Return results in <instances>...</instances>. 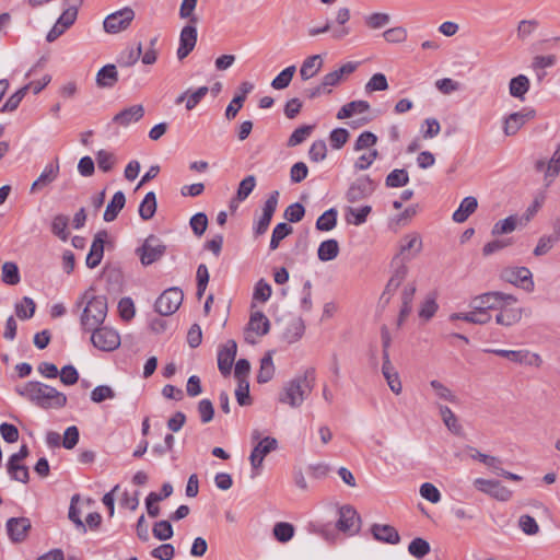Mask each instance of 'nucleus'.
I'll return each instance as SVG.
<instances>
[{
	"label": "nucleus",
	"mask_w": 560,
	"mask_h": 560,
	"mask_svg": "<svg viewBox=\"0 0 560 560\" xmlns=\"http://www.w3.org/2000/svg\"><path fill=\"white\" fill-rule=\"evenodd\" d=\"M254 89V85L250 82H242L237 89V94L232 98L230 104L225 109V117L228 120H231L236 117L240 109L243 107V104L247 97V94Z\"/></svg>",
	"instance_id": "27"
},
{
	"label": "nucleus",
	"mask_w": 560,
	"mask_h": 560,
	"mask_svg": "<svg viewBox=\"0 0 560 560\" xmlns=\"http://www.w3.org/2000/svg\"><path fill=\"white\" fill-rule=\"evenodd\" d=\"M271 293H272L271 285L264 279H260L255 284L254 292H253V300L265 303L270 299Z\"/></svg>",
	"instance_id": "58"
},
{
	"label": "nucleus",
	"mask_w": 560,
	"mask_h": 560,
	"mask_svg": "<svg viewBox=\"0 0 560 560\" xmlns=\"http://www.w3.org/2000/svg\"><path fill=\"white\" fill-rule=\"evenodd\" d=\"M474 486L480 492L499 501H509L512 498V491L498 480L477 478L474 480Z\"/></svg>",
	"instance_id": "14"
},
{
	"label": "nucleus",
	"mask_w": 560,
	"mask_h": 560,
	"mask_svg": "<svg viewBox=\"0 0 560 560\" xmlns=\"http://www.w3.org/2000/svg\"><path fill=\"white\" fill-rule=\"evenodd\" d=\"M275 373L273 362L270 355H266L260 361V368L257 374L258 383L269 382Z\"/></svg>",
	"instance_id": "54"
},
{
	"label": "nucleus",
	"mask_w": 560,
	"mask_h": 560,
	"mask_svg": "<svg viewBox=\"0 0 560 560\" xmlns=\"http://www.w3.org/2000/svg\"><path fill=\"white\" fill-rule=\"evenodd\" d=\"M5 527L12 542H22L31 529V521L27 517H11L7 521Z\"/></svg>",
	"instance_id": "19"
},
{
	"label": "nucleus",
	"mask_w": 560,
	"mask_h": 560,
	"mask_svg": "<svg viewBox=\"0 0 560 560\" xmlns=\"http://www.w3.org/2000/svg\"><path fill=\"white\" fill-rule=\"evenodd\" d=\"M96 85L102 89H110L118 82L116 66L108 63L102 67L96 73Z\"/></svg>",
	"instance_id": "30"
},
{
	"label": "nucleus",
	"mask_w": 560,
	"mask_h": 560,
	"mask_svg": "<svg viewBox=\"0 0 560 560\" xmlns=\"http://www.w3.org/2000/svg\"><path fill=\"white\" fill-rule=\"evenodd\" d=\"M183 299L184 294L179 288H168L155 301V310L163 316L172 315L178 310Z\"/></svg>",
	"instance_id": "11"
},
{
	"label": "nucleus",
	"mask_w": 560,
	"mask_h": 560,
	"mask_svg": "<svg viewBox=\"0 0 560 560\" xmlns=\"http://www.w3.org/2000/svg\"><path fill=\"white\" fill-rule=\"evenodd\" d=\"M295 71V66L287 67L271 81V86L275 90H283L288 88L293 79Z\"/></svg>",
	"instance_id": "45"
},
{
	"label": "nucleus",
	"mask_w": 560,
	"mask_h": 560,
	"mask_svg": "<svg viewBox=\"0 0 560 560\" xmlns=\"http://www.w3.org/2000/svg\"><path fill=\"white\" fill-rule=\"evenodd\" d=\"M408 551L415 558L421 559L430 552V545L422 538H415L409 544Z\"/></svg>",
	"instance_id": "57"
},
{
	"label": "nucleus",
	"mask_w": 560,
	"mask_h": 560,
	"mask_svg": "<svg viewBox=\"0 0 560 560\" xmlns=\"http://www.w3.org/2000/svg\"><path fill=\"white\" fill-rule=\"evenodd\" d=\"M304 329V323L301 318L293 319L285 329V340L289 343L296 342L303 336Z\"/></svg>",
	"instance_id": "46"
},
{
	"label": "nucleus",
	"mask_w": 560,
	"mask_h": 560,
	"mask_svg": "<svg viewBox=\"0 0 560 560\" xmlns=\"http://www.w3.org/2000/svg\"><path fill=\"white\" fill-rule=\"evenodd\" d=\"M166 253V245L155 235L148 236L137 254L143 266L152 265L160 260Z\"/></svg>",
	"instance_id": "8"
},
{
	"label": "nucleus",
	"mask_w": 560,
	"mask_h": 560,
	"mask_svg": "<svg viewBox=\"0 0 560 560\" xmlns=\"http://www.w3.org/2000/svg\"><path fill=\"white\" fill-rule=\"evenodd\" d=\"M91 332V341L101 351L110 352L120 346L119 334L107 326H101Z\"/></svg>",
	"instance_id": "10"
},
{
	"label": "nucleus",
	"mask_w": 560,
	"mask_h": 560,
	"mask_svg": "<svg viewBox=\"0 0 560 560\" xmlns=\"http://www.w3.org/2000/svg\"><path fill=\"white\" fill-rule=\"evenodd\" d=\"M365 24L371 30H378L386 26L390 22L387 13H372L364 18Z\"/></svg>",
	"instance_id": "63"
},
{
	"label": "nucleus",
	"mask_w": 560,
	"mask_h": 560,
	"mask_svg": "<svg viewBox=\"0 0 560 560\" xmlns=\"http://www.w3.org/2000/svg\"><path fill=\"white\" fill-rule=\"evenodd\" d=\"M77 307L83 306L80 324L84 331H92L104 323L107 316V300L103 295H94L92 290L85 291L77 301Z\"/></svg>",
	"instance_id": "1"
},
{
	"label": "nucleus",
	"mask_w": 560,
	"mask_h": 560,
	"mask_svg": "<svg viewBox=\"0 0 560 560\" xmlns=\"http://www.w3.org/2000/svg\"><path fill=\"white\" fill-rule=\"evenodd\" d=\"M8 472L10 476L20 482L26 483L30 479L28 468L20 463L8 462Z\"/></svg>",
	"instance_id": "59"
},
{
	"label": "nucleus",
	"mask_w": 560,
	"mask_h": 560,
	"mask_svg": "<svg viewBox=\"0 0 560 560\" xmlns=\"http://www.w3.org/2000/svg\"><path fill=\"white\" fill-rule=\"evenodd\" d=\"M339 254V244L336 240L330 238L322 242L317 249V256L320 261H330Z\"/></svg>",
	"instance_id": "37"
},
{
	"label": "nucleus",
	"mask_w": 560,
	"mask_h": 560,
	"mask_svg": "<svg viewBox=\"0 0 560 560\" xmlns=\"http://www.w3.org/2000/svg\"><path fill=\"white\" fill-rule=\"evenodd\" d=\"M69 219L67 215L58 214L54 218L51 223V232L61 241H66L69 236L67 231Z\"/></svg>",
	"instance_id": "55"
},
{
	"label": "nucleus",
	"mask_w": 560,
	"mask_h": 560,
	"mask_svg": "<svg viewBox=\"0 0 560 560\" xmlns=\"http://www.w3.org/2000/svg\"><path fill=\"white\" fill-rule=\"evenodd\" d=\"M28 91V86H23L20 90H18L14 94H12L5 103L0 108V112H13L15 110L23 97L26 95V92Z\"/></svg>",
	"instance_id": "60"
},
{
	"label": "nucleus",
	"mask_w": 560,
	"mask_h": 560,
	"mask_svg": "<svg viewBox=\"0 0 560 560\" xmlns=\"http://www.w3.org/2000/svg\"><path fill=\"white\" fill-rule=\"evenodd\" d=\"M59 172H60L59 159L56 158L54 161H51L45 165L40 175L31 185L30 192L35 194V192L44 189L51 183H54L57 179Z\"/></svg>",
	"instance_id": "16"
},
{
	"label": "nucleus",
	"mask_w": 560,
	"mask_h": 560,
	"mask_svg": "<svg viewBox=\"0 0 560 560\" xmlns=\"http://www.w3.org/2000/svg\"><path fill=\"white\" fill-rule=\"evenodd\" d=\"M197 43V27L195 24L185 25L179 35V46L177 49V58L185 59L195 48Z\"/></svg>",
	"instance_id": "20"
},
{
	"label": "nucleus",
	"mask_w": 560,
	"mask_h": 560,
	"mask_svg": "<svg viewBox=\"0 0 560 560\" xmlns=\"http://www.w3.org/2000/svg\"><path fill=\"white\" fill-rule=\"evenodd\" d=\"M392 266L394 268L393 275L389 278L385 291L382 295V298L388 295L387 300L390 299V296L398 290V288L401 285L404 280L406 279L408 275V267L407 262L400 261L395 262L394 259L392 260Z\"/></svg>",
	"instance_id": "25"
},
{
	"label": "nucleus",
	"mask_w": 560,
	"mask_h": 560,
	"mask_svg": "<svg viewBox=\"0 0 560 560\" xmlns=\"http://www.w3.org/2000/svg\"><path fill=\"white\" fill-rule=\"evenodd\" d=\"M560 241V234H557L553 231L551 235H544L538 240L536 247L534 248L533 254L536 257H540L550 252V249L555 246L556 243Z\"/></svg>",
	"instance_id": "42"
},
{
	"label": "nucleus",
	"mask_w": 560,
	"mask_h": 560,
	"mask_svg": "<svg viewBox=\"0 0 560 560\" xmlns=\"http://www.w3.org/2000/svg\"><path fill=\"white\" fill-rule=\"evenodd\" d=\"M252 440L257 442L254 446L249 462L254 470H258L262 466L264 458L278 448V441L275 438L266 436L261 439V433L258 429L252 431Z\"/></svg>",
	"instance_id": "5"
},
{
	"label": "nucleus",
	"mask_w": 560,
	"mask_h": 560,
	"mask_svg": "<svg viewBox=\"0 0 560 560\" xmlns=\"http://www.w3.org/2000/svg\"><path fill=\"white\" fill-rule=\"evenodd\" d=\"M477 207H478V201L475 197H472V196L465 197L462 200L457 210L454 211L452 218L455 222L463 223L469 218L470 214H472L476 211Z\"/></svg>",
	"instance_id": "33"
},
{
	"label": "nucleus",
	"mask_w": 560,
	"mask_h": 560,
	"mask_svg": "<svg viewBox=\"0 0 560 560\" xmlns=\"http://www.w3.org/2000/svg\"><path fill=\"white\" fill-rule=\"evenodd\" d=\"M416 284L413 282L407 283L401 292V308L399 312L398 325L400 326L406 317L411 313L412 300L416 293Z\"/></svg>",
	"instance_id": "32"
},
{
	"label": "nucleus",
	"mask_w": 560,
	"mask_h": 560,
	"mask_svg": "<svg viewBox=\"0 0 560 560\" xmlns=\"http://www.w3.org/2000/svg\"><path fill=\"white\" fill-rule=\"evenodd\" d=\"M357 62L349 61L342 65L339 69L325 74L320 81L322 89L326 90V92L329 94L331 92V89L334 86H337L345 75L353 73L357 70Z\"/></svg>",
	"instance_id": "21"
},
{
	"label": "nucleus",
	"mask_w": 560,
	"mask_h": 560,
	"mask_svg": "<svg viewBox=\"0 0 560 560\" xmlns=\"http://www.w3.org/2000/svg\"><path fill=\"white\" fill-rule=\"evenodd\" d=\"M409 183V175L406 170H394L392 171L385 180L387 187L397 188L406 186Z\"/></svg>",
	"instance_id": "51"
},
{
	"label": "nucleus",
	"mask_w": 560,
	"mask_h": 560,
	"mask_svg": "<svg viewBox=\"0 0 560 560\" xmlns=\"http://www.w3.org/2000/svg\"><path fill=\"white\" fill-rule=\"evenodd\" d=\"M16 393L44 409L62 408L67 404L63 393L39 382H27L16 387Z\"/></svg>",
	"instance_id": "2"
},
{
	"label": "nucleus",
	"mask_w": 560,
	"mask_h": 560,
	"mask_svg": "<svg viewBox=\"0 0 560 560\" xmlns=\"http://www.w3.org/2000/svg\"><path fill=\"white\" fill-rule=\"evenodd\" d=\"M96 162H97L98 168L101 171L107 173V172H110L115 167V165L117 163V158L113 152H109L106 150H100L96 153Z\"/></svg>",
	"instance_id": "49"
},
{
	"label": "nucleus",
	"mask_w": 560,
	"mask_h": 560,
	"mask_svg": "<svg viewBox=\"0 0 560 560\" xmlns=\"http://www.w3.org/2000/svg\"><path fill=\"white\" fill-rule=\"evenodd\" d=\"M372 534L375 539L393 545L398 544L400 539L398 532L390 525L374 524Z\"/></svg>",
	"instance_id": "34"
},
{
	"label": "nucleus",
	"mask_w": 560,
	"mask_h": 560,
	"mask_svg": "<svg viewBox=\"0 0 560 560\" xmlns=\"http://www.w3.org/2000/svg\"><path fill=\"white\" fill-rule=\"evenodd\" d=\"M125 203H126L125 194L120 190L116 191L114 194L112 200L109 201V203L106 207V210L103 215L104 221H106V222L114 221L117 218L120 210L125 207Z\"/></svg>",
	"instance_id": "36"
},
{
	"label": "nucleus",
	"mask_w": 560,
	"mask_h": 560,
	"mask_svg": "<svg viewBox=\"0 0 560 560\" xmlns=\"http://www.w3.org/2000/svg\"><path fill=\"white\" fill-rule=\"evenodd\" d=\"M20 271L15 262L7 261L2 266V281L9 285H15L20 282Z\"/></svg>",
	"instance_id": "48"
},
{
	"label": "nucleus",
	"mask_w": 560,
	"mask_h": 560,
	"mask_svg": "<svg viewBox=\"0 0 560 560\" xmlns=\"http://www.w3.org/2000/svg\"><path fill=\"white\" fill-rule=\"evenodd\" d=\"M370 109V104L366 101H352L345 104L337 113V119L342 120L350 118L357 114H363Z\"/></svg>",
	"instance_id": "35"
},
{
	"label": "nucleus",
	"mask_w": 560,
	"mask_h": 560,
	"mask_svg": "<svg viewBox=\"0 0 560 560\" xmlns=\"http://www.w3.org/2000/svg\"><path fill=\"white\" fill-rule=\"evenodd\" d=\"M512 305H504L499 307V314L495 316V323L501 326L511 327L521 322L523 310L518 307H511Z\"/></svg>",
	"instance_id": "29"
},
{
	"label": "nucleus",
	"mask_w": 560,
	"mask_h": 560,
	"mask_svg": "<svg viewBox=\"0 0 560 560\" xmlns=\"http://www.w3.org/2000/svg\"><path fill=\"white\" fill-rule=\"evenodd\" d=\"M430 386L433 389L435 396L443 401H447L451 404H457L458 398L457 396L442 382L438 380H433L430 382Z\"/></svg>",
	"instance_id": "43"
},
{
	"label": "nucleus",
	"mask_w": 560,
	"mask_h": 560,
	"mask_svg": "<svg viewBox=\"0 0 560 560\" xmlns=\"http://www.w3.org/2000/svg\"><path fill=\"white\" fill-rule=\"evenodd\" d=\"M336 526L340 532L353 535L360 528V516L351 505H343L339 509Z\"/></svg>",
	"instance_id": "15"
},
{
	"label": "nucleus",
	"mask_w": 560,
	"mask_h": 560,
	"mask_svg": "<svg viewBox=\"0 0 560 560\" xmlns=\"http://www.w3.org/2000/svg\"><path fill=\"white\" fill-rule=\"evenodd\" d=\"M528 90H529V80L526 75L520 74V75L511 79L510 84H509V91L513 97L523 100L524 95L528 92Z\"/></svg>",
	"instance_id": "39"
},
{
	"label": "nucleus",
	"mask_w": 560,
	"mask_h": 560,
	"mask_svg": "<svg viewBox=\"0 0 560 560\" xmlns=\"http://www.w3.org/2000/svg\"><path fill=\"white\" fill-rule=\"evenodd\" d=\"M486 353H492L501 358H505L509 361L524 365V366H535L540 368L542 364L541 357L532 352L528 349H520V350H505V349H485Z\"/></svg>",
	"instance_id": "6"
},
{
	"label": "nucleus",
	"mask_w": 560,
	"mask_h": 560,
	"mask_svg": "<svg viewBox=\"0 0 560 560\" xmlns=\"http://www.w3.org/2000/svg\"><path fill=\"white\" fill-rule=\"evenodd\" d=\"M535 117L534 109H524L510 114L503 126V131L506 136H514L528 120Z\"/></svg>",
	"instance_id": "23"
},
{
	"label": "nucleus",
	"mask_w": 560,
	"mask_h": 560,
	"mask_svg": "<svg viewBox=\"0 0 560 560\" xmlns=\"http://www.w3.org/2000/svg\"><path fill=\"white\" fill-rule=\"evenodd\" d=\"M422 247V238L419 233H407L399 240L398 250L393 259L395 262H408L421 253Z\"/></svg>",
	"instance_id": "7"
},
{
	"label": "nucleus",
	"mask_w": 560,
	"mask_h": 560,
	"mask_svg": "<svg viewBox=\"0 0 560 560\" xmlns=\"http://www.w3.org/2000/svg\"><path fill=\"white\" fill-rule=\"evenodd\" d=\"M374 191V183L373 180L365 176L355 179L349 187L346 198L349 202L354 203L358 202L368 196H370Z\"/></svg>",
	"instance_id": "17"
},
{
	"label": "nucleus",
	"mask_w": 560,
	"mask_h": 560,
	"mask_svg": "<svg viewBox=\"0 0 560 560\" xmlns=\"http://www.w3.org/2000/svg\"><path fill=\"white\" fill-rule=\"evenodd\" d=\"M35 308V302L28 296H24L21 302L15 304V313L20 319H28L33 317Z\"/></svg>",
	"instance_id": "50"
},
{
	"label": "nucleus",
	"mask_w": 560,
	"mask_h": 560,
	"mask_svg": "<svg viewBox=\"0 0 560 560\" xmlns=\"http://www.w3.org/2000/svg\"><path fill=\"white\" fill-rule=\"evenodd\" d=\"M135 19V11L131 8L120 9L107 15L103 22L106 33L117 34L127 30Z\"/></svg>",
	"instance_id": "12"
},
{
	"label": "nucleus",
	"mask_w": 560,
	"mask_h": 560,
	"mask_svg": "<svg viewBox=\"0 0 560 560\" xmlns=\"http://www.w3.org/2000/svg\"><path fill=\"white\" fill-rule=\"evenodd\" d=\"M279 191H272L266 199L262 213L254 224V233L256 236L265 234L269 228L273 213L277 210Z\"/></svg>",
	"instance_id": "13"
},
{
	"label": "nucleus",
	"mask_w": 560,
	"mask_h": 560,
	"mask_svg": "<svg viewBox=\"0 0 560 560\" xmlns=\"http://www.w3.org/2000/svg\"><path fill=\"white\" fill-rule=\"evenodd\" d=\"M313 388V371H305L284 384L279 401L292 408L300 407Z\"/></svg>",
	"instance_id": "3"
},
{
	"label": "nucleus",
	"mask_w": 560,
	"mask_h": 560,
	"mask_svg": "<svg viewBox=\"0 0 560 560\" xmlns=\"http://www.w3.org/2000/svg\"><path fill=\"white\" fill-rule=\"evenodd\" d=\"M388 89V82L383 73L373 74L365 84V91L369 93L376 91H386Z\"/></svg>",
	"instance_id": "61"
},
{
	"label": "nucleus",
	"mask_w": 560,
	"mask_h": 560,
	"mask_svg": "<svg viewBox=\"0 0 560 560\" xmlns=\"http://www.w3.org/2000/svg\"><path fill=\"white\" fill-rule=\"evenodd\" d=\"M420 495L431 503H439L441 501L440 490L431 482H424L419 489Z\"/></svg>",
	"instance_id": "62"
},
{
	"label": "nucleus",
	"mask_w": 560,
	"mask_h": 560,
	"mask_svg": "<svg viewBox=\"0 0 560 560\" xmlns=\"http://www.w3.org/2000/svg\"><path fill=\"white\" fill-rule=\"evenodd\" d=\"M539 172H545V179L549 185L560 174V142L557 144L553 154L548 162L539 160L535 165Z\"/></svg>",
	"instance_id": "24"
},
{
	"label": "nucleus",
	"mask_w": 560,
	"mask_h": 560,
	"mask_svg": "<svg viewBox=\"0 0 560 560\" xmlns=\"http://www.w3.org/2000/svg\"><path fill=\"white\" fill-rule=\"evenodd\" d=\"M107 238L106 231H100L95 234L94 240L92 242L90 252L86 256V266L91 269L96 268L104 256V244Z\"/></svg>",
	"instance_id": "26"
},
{
	"label": "nucleus",
	"mask_w": 560,
	"mask_h": 560,
	"mask_svg": "<svg viewBox=\"0 0 560 560\" xmlns=\"http://www.w3.org/2000/svg\"><path fill=\"white\" fill-rule=\"evenodd\" d=\"M517 299L512 294L500 291L486 292L477 295L471 301V307L488 312L489 310H498L504 305H514Z\"/></svg>",
	"instance_id": "4"
},
{
	"label": "nucleus",
	"mask_w": 560,
	"mask_h": 560,
	"mask_svg": "<svg viewBox=\"0 0 560 560\" xmlns=\"http://www.w3.org/2000/svg\"><path fill=\"white\" fill-rule=\"evenodd\" d=\"M141 54H142V45H141V43H139L137 47H128V48L124 49L119 54V56L117 58V62L120 67H125V68L131 67L137 63V61L141 57Z\"/></svg>",
	"instance_id": "38"
},
{
	"label": "nucleus",
	"mask_w": 560,
	"mask_h": 560,
	"mask_svg": "<svg viewBox=\"0 0 560 560\" xmlns=\"http://www.w3.org/2000/svg\"><path fill=\"white\" fill-rule=\"evenodd\" d=\"M517 218L510 215L503 220L498 221L492 228V235H501L512 233L516 229Z\"/></svg>",
	"instance_id": "56"
},
{
	"label": "nucleus",
	"mask_w": 560,
	"mask_h": 560,
	"mask_svg": "<svg viewBox=\"0 0 560 560\" xmlns=\"http://www.w3.org/2000/svg\"><path fill=\"white\" fill-rule=\"evenodd\" d=\"M324 61L320 55H313L307 57L301 68L300 77L303 81L314 78L323 68Z\"/></svg>",
	"instance_id": "31"
},
{
	"label": "nucleus",
	"mask_w": 560,
	"mask_h": 560,
	"mask_svg": "<svg viewBox=\"0 0 560 560\" xmlns=\"http://www.w3.org/2000/svg\"><path fill=\"white\" fill-rule=\"evenodd\" d=\"M270 329V322L267 318V316L262 312H254L250 315L249 322H248V331L245 336V340L248 343H255L256 340L252 336V334H255L258 337L265 336L269 332Z\"/></svg>",
	"instance_id": "18"
},
{
	"label": "nucleus",
	"mask_w": 560,
	"mask_h": 560,
	"mask_svg": "<svg viewBox=\"0 0 560 560\" xmlns=\"http://www.w3.org/2000/svg\"><path fill=\"white\" fill-rule=\"evenodd\" d=\"M293 231L292 226L289 225L288 223H278L273 231H272V234H271V240H270V249L271 250H275L279 247L280 245V242L287 237L289 234H291Z\"/></svg>",
	"instance_id": "47"
},
{
	"label": "nucleus",
	"mask_w": 560,
	"mask_h": 560,
	"mask_svg": "<svg viewBox=\"0 0 560 560\" xmlns=\"http://www.w3.org/2000/svg\"><path fill=\"white\" fill-rule=\"evenodd\" d=\"M237 352V345L234 340H228L218 353V368L222 375L228 376L231 373L233 362Z\"/></svg>",
	"instance_id": "22"
},
{
	"label": "nucleus",
	"mask_w": 560,
	"mask_h": 560,
	"mask_svg": "<svg viewBox=\"0 0 560 560\" xmlns=\"http://www.w3.org/2000/svg\"><path fill=\"white\" fill-rule=\"evenodd\" d=\"M313 126H301L296 128L288 140L289 147H296L304 142L312 133Z\"/></svg>",
	"instance_id": "64"
},
{
	"label": "nucleus",
	"mask_w": 560,
	"mask_h": 560,
	"mask_svg": "<svg viewBox=\"0 0 560 560\" xmlns=\"http://www.w3.org/2000/svg\"><path fill=\"white\" fill-rule=\"evenodd\" d=\"M372 208L370 206H363L360 208H349L347 220L353 225H361L366 221L368 215L371 213Z\"/></svg>",
	"instance_id": "52"
},
{
	"label": "nucleus",
	"mask_w": 560,
	"mask_h": 560,
	"mask_svg": "<svg viewBox=\"0 0 560 560\" xmlns=\"http://www.w3.org/2000/svg\"><path fill=\"white\" fill-rule=\"evenodd\" d=\"M500 278L526 292L535 289L533 273L527 267H506L501 271Z\"/></svg>",
	"instance_id": "9"
},
{
	"label": "nucleus",
	"mask_w": 560,
	"mask_h": 560,
	"mask_svg": "<svg viewBox=\"0 0 560 560\" xmlns=\"http://www.w3.org/2000/svg\"><path fill=\"white\" fill-rule=\"evenodd\" d=\"M144 116V107L141 104L124 108L113 117V124L120 127H128L132 122L139 121Z\"/></svg>",
	"instance_id": "28"
},
{
	"label": "nucleus",
	"mask_w": 560,
	"mask_h": 560,
	"mask_svg": "<svg viewBox=\"0 0 560 560\" xmlns=\"http://www.w3.org/2000/svg\"><path fill=\"white\" fill-rule=\"evenodd\" d=\"M294 535V526L287 522H279L273 526V536L280 542H288Z\"/></svg>",
	"instance_id": "53"
},
{
	"label": "nucleus",
	"mask_w": 560,
	"mask_h": 560,
	"mask_svg": "<svg viewBox=\"0 0 560 560\" xmlns=\"http://www.w3.org/2000/svg\"><path fill=\"white\" fill-rule=\"evenodd\" d=\"M156 211V196L153 191H149L139 206V215L142 220H150Z\"/></svg>",
	"instance_id": "40"
},
{
	"label": "nucleus",
	"mask_w": 560,
	"mask_h": 560,
	"mask_svg": "<svg viewBox=\"0 0 560 560\" xmlns=\"http://www.w3.org/2000/svg\"><path fill=\"white\" fill-rule=\"evenodd\" d=\"M438 408L445 427L451 432L458 434L462 430V427L458 423L457 417L454 415V412L447 406L444 405H438Z\"/></svg>",
	"instance_id": "41"
},
{
	"label": "nucleus",
	"mask_w": 560,
	"mask_h": 560,
	"mask_svg": "<svg viewBox=\"0 0 560 560\" xmlns=\"http://www.w3.org/2000/svg\"><path fill=\"white\" fill-rule=\"evenodd\" d=\"M337 210L334 208L325 211L316 221V229L319 231H331L337 224Z\"/></svg>",
	"instance_id": "44"
}]
</instances>
